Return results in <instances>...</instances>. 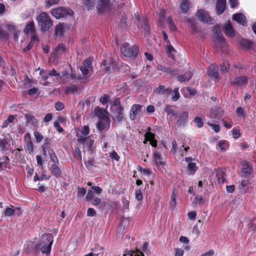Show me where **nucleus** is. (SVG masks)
Instances as JSON below:
<instances>
[{
    "label": "nucleus",
    "mask_w": 256,
    "mask_h": 256,
    "mask_svg": "<svg viewBox=\"0 0 256 256\" xmlns=\"http://www.w3.org/2000/svg\"><path fill=\"white\" fill-rule=\"evenodd\" d=\"M53 237L51 234H44L40 242L37 244L38 250L40 249L42 254H48L50 252Z\"/></svg>",
    "instance_id": "f257e3e1"
},
{
    "label": "nucleus",
    "mask_w": 256,
    "mask_h": 256,
    "mask_svg": "<svg viewBox=\"0 0 256 256\" xmlns=\"http://www.w3.org/2000/svg\"><path fill=\"white\" fill-rule=\"evenodd\" d=\"M38 25L42 31H47L52 25V22L46 12L41 13L38 17Z\"/></svg>",
    "instance_id": "f03ea898"
},
{
    "label": "nucleus",
    "mask_w": 256,
    "mask_h": 256,
    "mask_svg": "<svg viewBox=\"0 0 256 256\" xmlns=\"http://www.w3.org/2000/svg\"><path fill=\"white\" fill-rule=\"evenodd\" d=\"M120 51L126 57L130 58L136 56L137 55L138 48L136 45L130 46L128 44L124 43L122 45Z\"/></svg>",
    "instance_id": "7ed1b4c3"
},
{
    "label": "nucleus",
    "mask_w": 256,
    "mask_h": 256,
    "mask_svg": "<svg viewBox=\"0 0 256 256\" xmlns=\"http://www.w3.org/2000/svg\"><path fill=\"white\" fill-rule=\"evenodd\" d=\"M73 13L72 10L63 7L56 8L51 11V14L56 19L72 16Z\"/></svg>",
    "instance_id": "20e7f679"
},
{
    "label": "nucleus",
    "mask_w": 256,
    "mask_h": 256,
    "mask_svg": "<svg viewBox=\"0 0 256 256\" xmlns=\"http://www.w3.org/2000/svg\"><path fill=\"white\" fill-rule=\"evenodd\" d=\"M78 140L84 145V148H86L88 152H91L95 148L94 140L92 136L84 137L78 135Z\"/></svg>",
    "instance_id": "39448f33"
},
{
    "label": "nucleus",
    "mask_w": 256,
    "mask_h": 256,
    "mask_svg": "<svg viewBox=\"0 0 256 256\" xmlns=\"http://www.w3.org/2000/svg\"><path fill=\"white\" fill-rule=\"evenodd\" d=\"M198 18L202 22L212 24L214 22V20L210 16L208 12L204 10H198Z\"/></svg>",
    "instance_id": "423d86ee"
},
{
    "label": "nucleus",
    "mask_w": 256,
    "mask_h": 256,
    "mask_svg": "<svg viewBox=\"0 0 256 256\" xmlns=\"http://www.w3.org/2000/svg\"><path fill=\"white\" fill-rule=\"evenodd\" d=\"M111 8L110 0H99L97 5V10L99 14L108 12Z\"/></svg>",
    "instance_id": "0eeeda50"
},
{
    "label": "nucleus",
    "mask_w": 256,
    "mask_h": 256,
    "mask_svg": "<svg viewBox=\"0 0 256 256\" xmlns=\"http://www.w3.org/2000/svg\"><path fill=\"white\" fill-rule=\"evenodd\" d=\"M110 124V120L109 118L106 116H104L100 118L97 128L100 132L106 130L109 128Z\"/></svg>",
    "instance_id": "6e6552de"
},
{
    "label": "nucleus",
    "mask_w": 256,
    "mask_h": 256,
    "mask_svg": "<svg viewBox=\"0 0 256 256\" xmlns=\"http://www.w3.org/2000/svg\"><path fill=\"white\" fill-rule=\"evenodd\" d=\"M68 26L64 23H59L54 28V34L57 37L62 38L64 32L68 30Z\"/></svg>",
    "instance_id": "1a4fd4ad"
},
{
    "label": "nucleus",
    "mask_w": 256,
    "mask_h": 256,
    "mask_svg": "<svg viewBox=\"0 0 256 256\" xmlns=\"http://www.w3.org/2000/svg\"><path fill=\"white\" fill-rule=\"evenodd\" d=\"M141 108L142 106L139 104H134L132 106L130 112V118L132 120H134L140 116L142 114Z\"/></svg>",
    "instance_id": "9d476101"
},
{
    "label": "nucleus",
    "mask_w": 256,
    "mask_h": 256,
    "mask_svg": "<svg viewBox=\"0 0 256 256\" xmlns=\"http://www.w3.org/2000/svg\"><path fill=\"white\" fill-rule=\"evenodd\" d=\"M38 250V244L32 242H26L24 248V251L26 253H30Z\"/></svg>",
    "instance_id": "9b49d317"
},
{
    "label": "nucleus",
    "mask_w": 256,
    "mask_h": 256,
    "mask_svg": "<svg viewBox=\"0 0 256 256\" xmlns=\"http://www.w3.org/2000/svg\"><path fill=\"white\" fill-rule=\"evenodd\" d=\"M24 140L26 144V148L30 154L34 151L33 143L31 140V136L29 133H26L24 136Z\"/></svg>",
    "instance_id": "f8f14e48"
},
{
    "label": "nucleus",
    "mask_w": 256,
    "mask_h": 256,
    "mask_svg": "<svg viewBox=\"0 0 256 256\" xmlns=\"http://www.w3.org/2000/svg\"><path fill=\"white\" fill-rule=\"evenodd\" d=\"M4 214L6 216H11L13 214L20 216L22 212L18 208H14V206H10V207H7L4 211Z\"/></svg>",
    "instance_id": "ddd939ff"
},
{
    "label": "nucleus",
    "mask_w": 256,
    "mask_h": 256,
    "mask_svg": "<svg viewBox=\"0 0 256 256\" xmlns=\"http://www.w3.org/2000/svg\"><path fill=\"white\" fill-rule=\"evenodd\" d=\"M226 0H218L216 6L217 14H222L224 12L226 6Z\"/></svg>",
    "instance_id": "4468645a"
},
{
    "label": "nucleus",
    "mask_w": 256,
    "mask_h": 256,
    "mask_svg": "<svg viewBox=\"0 0 256 256\" xmlns=\"http://www.w3.org/2000/svg\"><path fill=\"white\" fill-rule=\"evenodd\" d=\"M188 114L187 112H183L178 116L177 121L178 125L179 126H184L188 120Z\"/></svg>",
    "instance_id": "2eb2a0df"
},
{
    "label": "nucleus",
    "mask_w": 256,
    "mask_h": 256,
    "mask_svg": "<svg viewBox=\"0 0 256 256\" xmlns=\"http://www.w3.org/2000/svg\"><path fill=\"white\" fill-rule=\"evenodd\" d=\"M164 110L168 115H170V120L172 121L176 118L177 114L173 106L167 105L164 108Z\"/></svg>",
    "instance_id": "dca6fc26"
},
{
    "label": "nucleus",
    "mask_w": 256,
    "mask_h": 256,
    "mask_svg": "<svg viewBox=\"0 0 256 256\" xmlns=\"http://www.w3.org/2000/svg\"><path fill=\"white\" fill-rule=\"evenodd\" d=\"M224 32L230 37H233L235 34L234 30L230 22H228L224 26Z\"/></svg>",
    "instance_id": "f3484780"
},
{
    "label": "nucleus",
    "mask_w": 256,
    "mask_h": 256,
    "mask_svg": "<svg viewBox=\"0 0 256 256\" xmlns=\"http://www.w3.org/2000/svg\"><path fill=\"white\" fill-rule=\"evenodd\" d=\"M233 19L240 24L244 26L246 24V18L242 13H237L234 14L232 16Z\"/></svg>",
    "instance_id": "a211bd4d"
},
{
    "label": "nucleus",
    "mask_w": 256,
    "mask_h": 256,
    "mask_svg": "<svg viewBox=\"0 0 256 256\" xmlns=\"http://www.w3.org/2000/svg\"><path fill=\"white\" fill-rule=\"evenodd\" d=\"M145 138L147 140L150 142V144L154 147H156L157 146V142L154 140V134L148 132L146 133Z\"/></svg>",
    "instance_id": "6ab92c4d"
},
{
    "label": "nucleus",
    "mask_w": 256,
    "mask_h": 256,
    "mask_svg": "<svg viewBox=\"0 0 256 256\" xmlns=\"http://www.w3.org/2000/svg\"><path fill=\"white\" fill-rule=\"evenodd\" d=\"M156 92L159 94L169 95L172 92V90L169 88H165L164 86H160L156 88Z\"/></svg>",
    "instance_id": "aec40b11"
},
{
    "label": "nucleus",
    "mask_w": 256,
    "mask_h": 256,
    "mask_svg": "<svg viewBox=\"0 0 256 256\" xmlns=\"http://www.w3.org/2000/svg\"><path fill=\"white\" fill-rule=\"evenodd\" d=\"M208 76L212 79H217L218 78V73L214 66H210L208 68Z\"/></svg>",
    "instance_id": "412c9836"
},
{
    "label": "nucleus",
    "mask_w": 256,
    "mask_h": 256,
    "mask_svg": "<svg viewBox=\"0 0 256 256\" xmlns=\"http://www.w3.org/2000/svg\"><path fill=\"white\" fill-rule=\"evenodd\" d=\"M10 148L9 142L5 138H0V150L2 152L8 150Z\"/></svg>",
    "instance_id": "4be33fe9"
},
{
    "label": "nucleus",
    "mask_w": 256,
    "mask_h": 256,
    "mask_svg": "<svg viewBox=\"0 0 256 256\" xmlns=\"http://www.w3.org/2000/svg\"><path fill=\"white\" fill-rule=\"evenodd\" d=\"M214 171L218 182L220 184H224L226 179L224 178V172L222 170L218 169L215 170Z\"/></svg>",
    "instance_id": "5701e85b"
},
{
    "label": "nucleus",
    "mask_w": 256,
    "mask_h": 256,
    "mask_svg": "<svg viewBox=\"0 0 256 256\" xmlns=\"http://www.w3.org/2000/svg\"><path fill=\"white\" fill-rule=\"evenodd\" d=\"M248 82V78L246 76H240L236 78L233 83L238 86H242L246 85Z\"/></svg>",
    "instance_id": "b1692460"
},
{
    "label": "nucleus",
    "mask_w": 256,
    "mask_h": 256,
    "mask_svg": "<svg viewBox=\"0 0 256 256\" xmlns=\"http://www.w3.org/2000/svg\"><path fill=\"white\" fill-rule=\"evenodd\" d=\"M222 116L220 110L216 108L211 109L209 116L211 119H218Z\"/></svg>",
    "instance_id": "393cba45"
},
{
    "label": "nucleus",
    "mask_w": 256,
    "mask_h": 256,
    "mask_svg": "<svg viewBox=\"0 0 256 256\" xmlns=\"http://www.w3.org/2000/svg\"><path fill=\"white\" fill-rule=\"evenodd\" d=\"M190 2L188 0H182L180 4V8L182 12L186 13L189 8Z\"/></svg>",
    "instance_id": "a878e982"
},
{
    "label": "nucleus",
    "mask_w": 256,
    "mask_h": 256,
    "mask_svg": "<svg viewBox=\"0 0 256 256\" xmlns=\"http://www.w3.org/2000/svg\"><path fill=\"white\" fill-rule=\"evenodd\" d=\"M192 72L190 71L186 72L184 74L178 76V81L181 82H184L185 81L188 80L192 76Z\"/></svg>",
    "instance_id": "bb28decb"
},
{
    "label": "nucleus",
    "mask_w": 256,
    "mask_h": 256,
    "mask_svg": "<svg viewBox=\"0 0 256 256\" xmlns=\"http://www.w3.org/2000/svg\"><path fill=\"white\" fill-rule=\"evenodd\" d=\"M64 46L62 44H60L55 48L54 52V54L58 56V55L64 52Z\"/></svg>",
    "instance_id": "cd10ccee"
},
{
    "label": "nucleus",
    "mask_w": 256,
    "mask_h": 256,
    "mask_svg": "<svg viewBox=\"0 0 256 256\" xmlns=\"http://www.w3.org/2000/svg\"><path fill=\"white\" fill-rule=\"evenodd\" d=\"M80 69L82 74L86 77L90 76L93 72V70L88 68L84 66H82Z\"/></svg>",
    "instance_id": "c85d7f7f"
},
{
    "label": "nucleus",
    "mask_w": 256,
    "mask_h": 256,
    "mask_svg": "<svg viewBox=\"0 0 256 256\" xmlns=\"http://www.w3.org/2000/svg\"><path fill=\"white\" fill-rule=\"evenodd\" d=\"M24 31L26 34H33L34 31V22H32L28 24Z\"/></svg>",
    "instance_id": "c756f323"
},
{
    "label": "nucleus",
    "mask_w": 256,
    "mask_h": 256,
    "mask_svg": "<svg viewBox=\"0 0 256 256\" xmlns=\"http://www.w3.org/2000/svg\"><path fill=\"white\" fill-rule=\"evenodd\" d=\"M50 170L52 173L56 177L60 176L61 172L59 168L55 164L52 166Z\"/></svg>",
    "instance_id": "7c9ffc66"
},
{
    "label": "nucleus",
    "mask_w": 256,
    "mask_h": 256,
    "mask_svg": "<svg viewBox=\"0 0 256 256\" xmlns=\"http://www.w3.org/2000/svg\"><path fill=\"white\" fill-rule=\"evenodd\" d=\"M214 32H215L216 38L218 41L220 42H224V39L223 36L220 34V28L218 26H216L214 27Z\"/></svg>",
    "instance_id": "2f4dec72"
},
{
    "label": "nucleus",
    "mask_w": 256,
    "mask_h": 256,
    "mask_svg": "<svg viewBox=\"0 0 256 256\" xmlns=\"http://www.w3.org/2000/svg\"><path fill=\"white\" fill-rule=\"evenodd\" d=\"M82 4L84 8L89 10L94 6V0H84Z\"/></svg>",
    "instance_id": "473e14b6"
},
{
    "label": "nucleus",
    "mask_w": 256,
    "mask_h": 256,
    "mask_svg": "<svg viewBox=\"0 0 256 256\" xmlns=\"http://www.w3.org/2000/svg\"><path fill=\"white\" fill-rule=\"evenodd\" d=\"M78 88L76 85H72L67 87L65 90V93L66 94L70 93H76L78 92Z\"/></svg>",
    "instance_id": "72a5a7b5"
},
{
    "label": "nucleus",
    "mask_w": 256,
    "mask_h": 256,
    "mask_svg": "<svg viewBox=\"0 0 256 256\" xmlns=\"http://www.w3.org/2000/svg\"><path fill=\"white\" fill-rule=\"evenodd\" d=\"M37 39L38 38L36 36L34 35L32 36L31 38L30 42H29L26 47L23 50V51L26 52V50H30L32 46H33L34 42H36L37 40Z\"/></svg>",
    "instance_id": "f704fd0d"
},
{
    "label": "nucleus",
    "mask_w": 256,
    "mask_h": 256,
    "mask_svg": "<svg viewBox=\"0 0 256 256\" xmlns=\"http://www.w3.org/2000/svg\"><path fill=\"white\" fill-rule=\"evenodd\" d=\"M176 205V194L173 192L171 196L170 200V206L172 208H174Z\"/></svg>",
    "instance_id": "c9c22d12"
},
{
    "label": "nucleus",
    "mask_w": 256,
    "mask_h": 256,
    "mask_svg": "<svg viewBox=\"0 0 256 256\" xmlns=\"http://www.w3.org/2000/svg\"><path fill=\"white\" fill-rule=\"evenodd\" d=\"M123 256H144V254L140 250L132 251L125 254Z\"/></svg>",
    "instance_id": "e433bc0d"
},
{
    "label": "nucleus",
    "mask_w": 256,
    "mask_h": 256,
    "mask_svg": "<svg viewBox=\"0 0 256 256\" xmlns=\"http://www.w3.org/2000/svg\"><path fill=\"white\" fill-rule=\"evenodd\" d=\"M158 70L163 71L166 73L172 74V70L170 68H166L165 66L162 65H158L157 67Z\"/></svg>",
    "instance_id": "4c0bfd02"
},
{
    "label": "nucleus",
    "mask_w": 256,
    "mask_h": 256,
    "mask_svg": "<svg viewBox=\"0 0 256 256\" xmlns=\"http://www.w3.org/2000/svg\"><path fill=\"white\" fill-rule=\"evenodd\" d=\"M175 52L176 51L172 46H168V55L170 58L174 59Z\"/></svg>",
    "instance_id": "58836bf2"
},
{
    "label": "nucleus",
    "mask_w": 256,
    "mask_h": 256,
    "mask_svg": "<svg viewBox=\"0 0 256 256\" xmlns=\"http://www.w3.org/2000/svg\"><path fill=\"white\" fill-rule=\"evenodd\" d=\"M89 133V128L88 126H84L82 128L81 132L80 134H78V136H81L84 137H86Z\"/></svg>",
    "instance_id": "ea45409f"
},
{
    "label": "nucleus",
    "mask_w": 256,
    "mask_h": 256,
    "mask_svg": "<svg viewBox=\"0 0 256 256\" xmlns=\"http://www.w3.org/2000/svg\"><path fill=\"white\" fill-rule=\"evenodd\" d=\"M218 147L222 151H224L228 147V144L226 142L222 141L218 143Z\"/></svg>",
    "instance_id": "a19ab883"
},
{
    "label": "nucleus",
    "mask_w": 256,
    "mask_h": 256,
    "mask_svg": "<svg viewBox=\"0 0 256 256\" xmlns=\"http://www.w3.org/2000/svg\"><path fill=\"white\" fill-rule=\"evenodd\" d=\"M230 68V64L228 62L222 63L220 66V71L222 72H226Z\"/></svg>",
    "instance_id": "79ce46f5"
},
{
    "label": "nucleus",
    "mask_w": 256,
    "mask_h": 256,
    "mask_svg": "<svg viewBox=\"0 0 256 256\" xmlns=\"http://www.w3.org/2000/svg\"><path fill=\"white\" fill-rule=\"evenodd\" d=\"M26 119L27 122L32 124H34L36 122V120L34 116L32 114H26Z\"/></svg>",
    "instance_id": "37998d69"
},
{
    "label": "nucleus",
    "mask_w": 256,
    "mask_h": 256,
    "mask_svg": "<svg viewBox=\"0 0 256 256\" xmlns=\"http://www.w3.org/2000/svg\"><path fill=\"white\" fill-rule=\"evenodd\" d=\"M60 0H46V6L49 8L53 5L58 4Z\"/></svg>",
    "instance_id": "c03bdc74"
},
{
    "label": "nucleus",
    "mask_w": 256,
    "mask_h": 256,
    "mask_svg": "<svg viewBox=\"0 0 256 256\" xmlns=\"http://www.w3.org/2000/svg\"><path fill=\"white\" fill-rule=\"evenodd\" d=\"M194 122V124H196L197 127L200 128L203 126V122L201 118L200 117L196 116L195 117Z\"/></svg>",
    "instance_id": "a18cd8bd"
},
{
    "label": "nucleus",
    "mask_w": 256,
    "mask_h": 256,
    "mask_svg": "<svg viewBox=\"0 0 256 256\" xmlns=\"http://www.w3.org/2000/svg\"><path fill=\"white\" fill-rule=\"evenodd\" d=\"M172 94H174L172 98V100L173 101H176L180 98V94L178 92V88H175Z\"/></svg>",
    "instance_id": "49530a36"
},
{
    "label": "nucleus",
    "mask_w": 256,
    "mask_h": 256,
    "mask_svg": "<svg viewBox=\"0 0 256 256\" xmlns=\"http://www.w3.org/2000/svg\"><path fill=\"white\" fill-rule=\"evenodd\" d=\"M154 156V160L156 163L160 164H162V158L158 152H155Z\"/></svg>",
    "instance_id": "de8ad7c7"
},
{
    "label": "nucleus",
    "mask_w": 256,
    "mask_h": 256,
    "mask_svg": "<svg viewBox=\"0 0 256 256\" xmlns=\"http://www.w3.org/2000/svg\"><path fill=\"white\" fill-rule=\"evenodd\" d=\"M251 172L252 170L250 168H242V175L246 178L248 177L250 175Z\"/></svg>",
    "instance_id": "09e8293b"
},
{
    "label": "nucleus",
    "mask_w": 256,
    "mask_h": 256,
    "mask_svg": "<svg viewBox=\"0 0 256 256\" xmlns=\"http://www.w3.org/2000/svg\"><path fill=\"white\" fill-rule=\"evenodd\" d=\"M169 28L171 31H174L176 29V26L170 18H168Z\"/></svg>",
    "instance_id": "8fccbe9b"
},
{
    "label": "nucleus",
    "mask_w": 256,
    "mask_h": 256,
    "mask_svg": "<svg viewBox=\"0 0 256 256\" xmlns=\"http://www.w3.org/2000/svg\"><path fill=\"white\" fill-rule=\"evenodd\" d=\"M41 78L44 80H47L48 79V72L44 70H41L40 72Z\"/></svg>",
    "instance_id": "3c124183"
},
{
    "label": "nucleus",
    "mask_w": 256,
    "mask_h": 256,
    "mask_svg": "<svg viewBox=\"0 0 256 256\" xmlns=\"http://www.w3.org/2000/svg\"><path fill=\"white\" fill-rule=\"evenodd\" d=\"M34 135L36 138L37 142H40L44 139V136L38 131H35L34 132Z\"/></svg>",
    "instance_id": "603ef678"
},
{
    "label": "nucleus",
    "mask_w": 256,
    "mask_h": 256,
    "mask_svg": "<svg viewBox=\"0 0 256 256\" xmlns=\"http://www.w3.org/2000/svg\"><path fill=\"white\" fill-rule=\"evenodd\" d=\"M188 166V169L192 172V174H194L198 169L196 164L194 162H189Z\"/></svg>",
    "instance_id": "864d4df0"
},
{
    "label": "nucleus",
    "mask_w": 256,
    "mask_h": 256,
    "mask_svg": "<svg viewBox=\"0 0 256 256\" xmlns=\"http://www.w3.org/2000/svg\"><path fill=\"white\" fill-rule=\"evenodd\" d=\"M232 134L233 138H238L240 136V132L238 129L234 128L232 130Z\"/></svg>",
    "instance_id": "5fc2aeb1"
},
{
    "label": "nucleus",
    "mask_w": 256,
    "mask_h": 256,
    "mask_svg": "<svg viewBox=\"0 0 256 256\" xmlns=\"http://www.w3.org/2000/svg\"><path fill=\"white\" fill-rule=\"evenodd\" d=\"M138 170H140L142 174L146 176H150L152 174L151 170L148 168H142V167H140V168H138Z\"/></svg>",
    "instance_id": "6e6d98bb"
},
{
    "label": "nucleus",
    "mask_w": 256,
    "mask_h": 256,
    "mask_svg": "<svg viewBox=\"0 0 256 256\" xmlns=\"http://www.w3.org/2000/svg\"><path fill=\"white\" fill-rule=\"evenodd\" d=\"M110 98V96L107 95H104L100 98V102L102 104H106L108 103Z\"/></svg>",
    "instance_id": "4d7b16f0"
},
{
    "label": "nucleus",
    "mask_w": 256,
    "mask_h": 256,
    "mask_svg": "<svg viewBox=\"0 0 256 256\" xmlns=\"http://www.w3.org/2000/svg\"><path fill=\"white\" fill-rule=\"evenodd\" d=\"M82 66L87 68H90L93 70L92 66V60H84V65Z\"/></svg>",
    "instance_id": "13d9d810"
},
{
    "label": "nucleus",
    "mask_w": 256,
    "mask_h": 256,
    "mask_svg": "<svg viewBox=\"0 0 256 256\" xmlns=\"http://www.w3.org/2000/svg\"><path fill=\"white\" fill-rule=\"evenodd\" d=\"M208 124L216 132H218L220 130V126L218 124H212L210 122H208Z\"/></svg>",
    "instance_id": "bf43d9fd"
},
{
    "label": "nucleus",
    "mask_w": 256,
    "mask_h": 256,
    "mask_svg": "<svg viewBox=\"0 0 256 256\" xmlns=\"http://www.w3.org/2000/svg\"><path fill=\"white\" fill-rule=\"evenodd\" d=\"M92 189L94 190V193L96 194H100L102 192V189L98 186H92Z\"/></svg>",
    "instance_id": "052dcab7"
},
{
    "label": "nucleus",
    "mask_w": 256,
    "mask_h": 256,
    "mask_svg": "<svg viewBox=\"0 0 256 256\" xmlns=\"http://www.w3.org/2000/svg\"><path fill=\"white\" fill-rule=\"evenodd\" d=\"M86 193V190L84 188H78V196L80 197L83 196Z\"/></svg>",
    "instance_id": "680f3d73"
},
{
    "label": "nucleus",
    "mask_w": 256,
    "mask_h": 256,
    "mask_svg": "<svg viewBox=\"0 0 256 256\" xmlns=\"http://www.w3.org/2000/svg\"><path fill=\"white\" fill-rule=\"evenodd\" d=\"M136 198L138 200H140L142 199V194L140 190H136Z\"/></svg>",
    "instance_id": "e2e57ef3"
},
{
    "label": "nucleus",
    "mask_w": 256,
    "mask_h": 256,
    "mask_svg": "<svg viewBox=\"0 0 256 256\" xmlns=\"http://www.w3.org/2000/svg\"><path fill=\"white\" fill-rule=\"evenodd\" d=\"M52 114L50 113L48 114L44 118V122H48L52 120Z\"/></svg>",
    "instance_id": "0e129e2a"
},
{
    "label": "nucleus",
    "mask_w": 256,
    "mask_h": 256,
    "mask_svg": "<svg viewBox=\"0 0 256 256\" xmlns=\"http://www.w3.org/2000/svg\"><path fill=\"white\" fill-rule=\"evenodd\" d=\"M184 253V250L179 248L175 249V256H182Z\"/></svg>",
    "instance_id": "69168bd1"
},
{
    "label": "nucleus",
    "mask_w": 256,
    "mask_h": 256,
    "mask_svg": "<svg viewBox=\"0 0 256 256\" xmlns=\"http://www.w3.org/2000/svg\"><path fill=\"white\" fill-rule=\"evenodd\" d=\"M55 108L57 110H60L64 108V104L60 102H58L55 104Z\"/></svg>",
    "instance_id": "338daca9"
},
{
    "label": "nucleus",
    "mask_w": 256,
    "mask_h": 256,
    "mask_svg": "<svg viewBox=\"0 0 256 256\" xmlns=\"http://www.w3.org/2000/svg\"><path fill=\"white\" fill-rule=\"evenodd\" d=\"M214 250H210L209 251L202 254L200 256H214Z\"/></svg>",
    "instance_id": "774afa93"
}]
</instances>
